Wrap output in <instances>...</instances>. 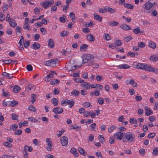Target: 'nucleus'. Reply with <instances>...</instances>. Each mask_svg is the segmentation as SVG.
Segmentation results:
<instances>
[{"instance_id":"473e14b6","label":"nucleus","mask_w":158,"mask_h":158,"mask_svg":"<svg viewBox=\"0 0 158 158\" xmlns=\"http://www.w3.org/2000/svg\"><path fill=\"white\" fill-rule=\"evenodd\" d=\"M34 86L33 85L29 84L28 86L26 87V90L29 92L30 90L33 89Z\"/></svg>"},{"instance_id":"e433bc0d","label":"nucleus","mask_w":158,"mask_h":158,"mask_svg":"<svg viewBox=\"0 0 158 158\" xmlns=\"http://www.w3.org/2000/svg\"><path fill=\"white\" fill-rule=\"evenodd\" d=\"M11 116V118L13 120H17L19 118V116L15 114L12 113Z\"/></svg>"},{"instance_id":"052dcab7","label":"nucleus","mask_w":158,"mask_h":158,"mask_svg":"<svg viewBox=\"0 0 158 158\" xmlns=\"http://www.w3.org/2000/svg\"><path fill=\"white\" fill-rule=\"evenodd\" d=\"M116 126H112L108 129V131L109 133H111L115 128Z\"/></svg>"},{"instance_id":"ea45409f","label":"nucleus","mask_w":158,"mask_h":158,"mask_svg":"<svg viewBox=\"0 0 158 158\" xmlns=\"http://www.w3.org/2000/svg\"><path fill=\"white\" fill-rule=\"evenodd\" d=\"M121 28L123 30H128V26L126 24H123L120 26Z\"/></svg>"},{"instance_id":"4468645a","label":"nucleus","mask_w":158,"mask_h":158,"mask_svg":"<svg viewBox=\"0 0 158 158\" xmlns=\"http://www.w3.org/2000/svg\"><path fill=\"white\" fill-rule=\"evenodd\" d=\"M48 45L49 47L51 48H53L54 47L55 45L52 39L50 38L48 40Z\"/></svg>"},{"instance_id":"79ce46f5","label":"nucleus","mask_w":158,"mask_h":158,"mask_svg":"<svg viewBox=\"0 0 158 158\" xmlns=\"http://www.w3.org/2000/svg\"><path fill=\"white\" fill-rule=\"evenodd\" d=\"M18 104V102L17 101H16L15 100L11 101L10 102V105L11 106L13 107L16 105H17Z\"/></svg>"},{"instance_id":"6ab92c4d","label":"nucleus","mask_w":158,"mask_h":158,"mask_svg":"<svg viewBox=\"0 0 158 158\" xmlns=\"http://www.w3.org/2000/svg\"><path fill=\"white\" fill-rule=\"evenodd\" d=\"M94 19L97 20H98L100 22H101L102 20V18L100 15H98L97 13H94Z\"/></svg>"},{"instance_id":"9b49d317","label":"nucleus","mask_w":158,"mask_h":158,"mask_svg":"<svg viewBox=\"0 0 158 158\" xmlns=\"http://www.w3.org/2000/svg\"><path fill=\"white\" fill-rule=\"evenodd\" d=\"M40 45L39 44L35 42L31 46V48L35 50H37L40 48Z\"/></svg>"},{"instance_id":"5701e85b","label":"nucleus","mask_w":158,"mask_h":158,"mask_svg":"<svg viewBox=\"0 0 158 158\" xmlns=\"http://www.w3.org/2000/svg\"><path fill=\"white\" fill-rule=\"evenodd\" d=\"M129 84L131 85V86L133 88L136 87L137 85V84L135 82V81L133 79H131L129 82Z\"/></svg>"},{"instance_id":"69168bd1","label":"nucleus","mask_w":158,"mask_h":158,"mask_svg":"<svg viewBox=\"0 0 158 158\" xmlns=\"http://www.w3.org/2000/svg\"><path fill=\"white\" fill-rule=\"evenodd\" d=\"M4 145L9 148H11L12 146V144L11 143H9L8 142H4Z\"/></svg>"},{"instance_id":"0eeeda50","label":"nucleus","mask_w":158,"mask_h":158,"mask_svg":"<svg viewBox=\"0 0 158 158\" xmlns=\"http://www.w3.org/2000/svg\"><path fill=\"white\" fill-rule=\"evenodd\" d=\"M144 108L145 110V114L146 116H148L152 114V111L150 110L148 106H145Z\"/></svg>"},{"instance_id":"e2e57ef3","label":"nucleus","mask_w":158,"mask_h":158,"mask_svg":"<svg viewBox=\"0 0 158 158\" xmlns=\"http://www.w3.org/2000/svg\"><path fill=\"white\" fill-rule=\"evenodd\" d=\"M67 99L64 100H62L61 102V104L62 106H65L67 105Z\"/></svg>"},{"instance_id":"bb28decb","label":"nucleus","mask_w":158,"mask_h":158,"mask_svg":"<svg viewBox=\"0 0 158 158\" xmlns=\"http://www.w3.org/2000/svg\"><path fill=\"white\" fill-rule=\"evenodd\" d=\"M81 85L87 89L89 90L90 88L89 83L87 82H84L83 83L81 84Z\"/></svg>"},{"instance_id":"0e129e2a","label":"nucleus","mask_w":158,"mask_h":158,"mask_svg":"<svg viewBox=\"0 0 158 158\" xmlns=\"http://www.w3.org/2000/svg\"><path fill=\"white\" fill-rule=\"evenodd\" d=\"M66 17V16L64 15L62 17H60L59 18L60 21L62 23H64L65 21V18Z\"/></svg>"},{"instance_id":"412c9836","label":"nucleus","mask_w":158,"mask_h":158,"mask_svg":"<svg viewBox=\"0 0 158 158\" xmlns=\"http://www.w3.org/2000/svg\"><path fill=\"white\" fill-rule=\"evenodd\" d=\"M150 60L152 61H156L158 60V56L154 55L150 56L149 58Z\"/></svg>"},{"instance_id":"39448f33","label":"nucleus","mask_w":158,"mask_h":158,"mask_svg":"<svg viewBox=\"0 0 158 158\" xmlns=\"http://www.w3.org/2000/svg\"><path fill=\"white\" fill-rule=\"evenodd\" d=\"M145 64L138 63L136 65H134L135 67H134L137 69L144 70Z\"/></svg>"},{"instance_id":"a18cd8bd","label":"nucleus","mask_w":158,"mask_h":158,"mask_svg":"<svg viewBox=\"0 0 158 158\" xmlns=\"http://www.w3.org/2000/svg\"><path fill=\"white\" fill-rule=\"evenodd\" d=\"M118 24V23L115 21H114L113 22H110L109 23V25L112 27L117 26Z\"/></svg>"},{"instance_id":"c03bdc74","label":"nucleus","mask_w":158,"mask_h":158,"mask_svg":"<svg viewBox=\"0 0 158 158\" xmlns=\"http://www.w3.org/2000/svg\"><path fill=\"white\" fill-rule=\"evenodd\" d=\"M129 122L133 124L135 123L137 124V120L134 118H131L129 120Z\"/></svg>"},{"instance_id":"680f3d73","label":"nucleus","mask_w":158,"mask_h":158,"mask_svg":"<svg viewBox=\"0 0 158 158\" xmlns=\"http://www.w3.org/2000/svg\"><path fill=\"white\" fill-rule=\"evenodd\" d=\"M5 19V16L4 14H0V21H3Z\"/></svg>"},{"instance_id":"dca6fc26","label":"nucleus","mask_w":158,"mask_h":158,"mask_svg":"<svg viewBox=\"0 0 158 158\" xmlns=\"http://www.w3.org/2000/svg\"><path fill=\"white\" fill-rule=\"evenodd\" d=\"M87 38L88 40L90 42H93L95 40L94 36L90 34L87 35Z\"/></svg>"},{"instance_id":"c756f323","label":"nucleus","mask_w":158,"mask_h":158,"mask_svg":"<svg viewBox=\"0 0 158 158\" xmlns=\"http://www.w3.org/2000/svg\"><path fill=\"white\" fill-rule=\"evenodd\" d=\"M119 69H127L128 68V65L127 64H121L117 66Z\"/></svg>"},{"instance_id":"2eb2a0df","label":"nucleus","mask_w":158,"mask_h":158,"mask_svg":"<svg viewBox=\"0 0 158 158\" xmlns=\"http://www.w3.org/2000/svg\"><path fill=\"white\" fill-rule=\"evenodd\" d=\"M2 75L5 78L8 79H11L13 77V76H11L10 74L6 72H3L2 73Z\"/></svg>"},{"instance_id":"3c124183","label":"nucleus","mask_w":158,"mask_h":158,"mask_svg":"<svg viewBox=\"0 0 158 158\" xmlns=\"http://www.w3.org/2000/svg\"><path fill=\"white\" fill-rule=\"evenodd\" d=\"M153 155H156L158 154V148L157 147L155 148H154L152 152Z\"/></svg>"},{"instance_id":"cd10ccee","label":"nucleus","mask_w":158,"mask_h":158,"mask_svg":"<svg viewBox=\"0 0 158 158\" xmlns=\"http://www.w3.org/2000/svg\"><path fill=\"white\" fill-rule=\"evenodd\" d=\"M51 102L54 106H56L58 105V100L57 98H53L52 99Z\"/></svg>"},{"instance_id":"864d4df0","label":"nucleus","mask_w":158,"mask_h":158,"mask_svg":"<svg viewBox=\"0 0 158 158\" xmlns=\"http://www.w3.org/2000/svg\"><path fill=\"white\" fill-rule=\"evenodd\" d=\"M123 142H127L128 141V134L127 133L125 136L123 137Z\"/></svg>"},{"instance_id":"4c0bfd02","label":"nucleus","mask_w":158,"mask_h":158,"mask_svg":"<svg viewBox=\"0 0 158 158\" xmlns=\"http://www.w3.org/2000/svg\"><path fill=\"white\" fill-rule=\"evenodd\" d=\"M2 62L4 63L5 64H9L12 62V60L8 59L7 60H1Z\"/></svg>"},{"instance_id":"393cba45","label":"nucleus","mask_w":158,"mask_h":158,"mask_svg":"<svg viewBox=\"0 0 158 158\" xmlns=\"http://www.w3.org/2000/svg\"><path fill=\"white\" fill-rule=\"evenodd\" d=\"M135 136L132 134H129V142H131L135 140Z\"/></svg>"},{"instance_id":"f8f14e48","label":"nucleus","mask_w":158,"mask_h":158,"mask_svg":"<svg viewBox=\"0 0 158 158\" xmlns=\"http://www.w3.org/2000/svg\"><path fill=\"white\" fill-rule=\"evenodd\" d=\"M114 135L116 136L117 139L121 140L122 139L123 136V134L121 132L119 131L116 133Z\"/></svg>"},{"instance_id":"49530a36","label":"nucleus","mask_w":158,"mask_h":158,"mask_svg":"<svg viewBox=\"0 0 158 158\" xmlns=\"http://www.w3.org/2000/svg\"><path fill=\"white\" fill-rule=\"evenodd\" d=\"M18 128V126L17 124L12 125L10 127V129H12L13 131H15Z\"/></svg>"},{"instance_id":"f704fd0d","label":"nucleus","mask_w":158,"mask_h":158,"mask_svg":"<svg viewBox=\"0 0 158 158\" xmlns=\"http://www.w3.org/2000/svg\"><path fill=\"white\" fill-rule=\"evenodd\" d=\"M85 56L86 57V59L88 60L94 58V56L93 55L91 54H88Z\"/></svg>"},{"instance_id":"7c9ffc66","label":"nucleus","mask_w":158,"mask_h":158,"mask_svg":"<svg viewBox=\"0 0 158 158\" xmlns=\"http://www.w3.org/2000/svg\"><path fill=\"white\" fill-rule=\"evenodd\" d=\"M21 89L20 88L17 86H15L13 88V91L15 93H18Z\"/></svg>"},{"instance_id":"774afa93","label":"nucleus","mask_w":158,"mask_h":158,"mask_svg":"<svg viewBox=\"0 0 158 158\" xmlns=\"http://www.w3.org/2000/svg\"><path fill=\"white\" fill-rule=\"evenodd\" d=\"M96 155L98 157V158H102V156L100 152H97L96 153Z\"/></svg>"},{"instance_id":"8fccbe9b","label":"nucleus","mask_w":158,"mask_h":158,"mask_svg":"<svg viewBox=\"0 0 158 158\" xmlns=\"http://www.w3.org/2000/svg\"><path fill=\"white\" fill-rule=\"evenodd\" d=\"M139 47L143 48L145 46V44L142 42H140L137 45Z\"/></svg>"},{"instance_id":"603ef678","label":"nucleus","mask_w":158,"mask_h":158,"mask_svg":"<svg viewBox=\"0 0 158 158\" xmlns=\"http://www.w3.org/2000/svg\"><path fill=\"white\" fill-rule=\"evenodd\" d=\"M28 120L29 121L34 123L37 122L38 121V120L36 119V118L33 117H31L29 118H28Z\"/></svg>"},{"instance_id":"423d86ee","label":"nucleus","mask_w":158,"mask_h":158,"mask_svg":"<svg viewBox=\"0 0 158 158\" xmlns=\"http://www.w3.org/2000/svg\"><path fill=\"white\" fill-rule=\"evenodd\" d=\"M145 9L146 10H150L152 7L153 6V3L149 2H147L145 4Z\"/></svg>"},{"instance_id":"bf43d9fd","label":"nucleus","mask_w":158,"mask_h":158,"mask_svg":"<svg viewBox=\"0 0 158 158\" xmlns=\"http://www.w3.org/2000/svg\"><path fill=\"white\" fill-rule=\"evenodd\" d=\"M156 134L155 133H151L148 134V137L149 138H153L154 137Z\"/></svg>"},{"instance_id":"b1692460","label":"nucleus","mask_w":158,"mask_h":158,"mask_svg":"<svg viewBox=\"0 0 158 158\" xmlns=\"http://www.w3.org/2000/svg\"><path fill=\"white\" fill-rule=\"evenodd\" d=\"M88 48V45L86 44H83L80 46V50L81 51H85L86 49Z\"/></svg>"},{"instance_id":"37998d69","label":"nucleus","mask_w":158,"mask_h":158,"mask_svg":"<svg viewBox=\"0 0 158 158\" xmlns=\"http://www.w3.org/2000/svg\"><path fill=\"white\" fill-rule=\"evenodd\" d=\"M83 106L88 108L91 107V103L88 102H85L82 104Z\"/></svg>"},{"instance_id":"aec40b11","label":"nucleus","mask_w":158,"mask_h":158,"mask_svg":"<svg viewBox=\"0 0 158 158\" xmlns=\"http://www.w3.org/2000/svg\"><path fill=\"white\" fill-rule=\"evenodd\" d=\"M78 151L82 155L85 156L87 155V152L81 148L79 147L78 148Z\"/></svg>"},{"instance_id":"c9c22d12","label":"nucleus","mask_w":158,"mask_h":158,"mask_svg":"<svg viewBox=\"0 0 158 158\" xmlns=\"http://www.w3.org/2000/svg\"><path fill=\"white\" fill-rule=\"evenodd\" d=\"M28 109L30 111L35 112H36L37 109L32 105H31L28 107Z\"/></svg>"},{"instance_id":"a211bd4d","label":"nucleus","mask_w":158,"mask_h":158,"mask_svg":"<svg viewBox=\"0 0 158 158\" xmlns=\"http://www.w3.org/2000/svg\"><path fill=\"white\" fill-rule=\"evenodd\" d=\"M67 105H69V107L70 108H71L74 106V101L73 99L70 100L67 99Z\"/></svg>"},{"instance_id":"de8ad7c7","label":"nucleus","mask_w":158,"mask_h":158,"mask_svg":"<svg viewBox=\"0 0 158 158\" xmlns=\"http://www.w3.org/2000/svg\"><path fill=\"white\" fill-rule=\"evenodd\" d=\"M96 126V124L95 123H93L92 124H91L90 126V127H91V129H90L92 131H95L96 130L95 129V128Z\"/></svg>"},{"instance_id":"09e8293b","label":"nucleus","mask_w":158,"mask_h":158,"mask_svg":"<svg viewBox=\"0 0 158 158\" xmlns=\"http://www.w3.org/2000/svg\"><path fill=\"white\" fill-rule=\"evenodd\" d=\"M129 55L131 57H134L135 56H137L138 55V54L136 52H129Z\"/></svg>"},{"instance_id":"7ed1b4c3","label":"nucleus","mask_w":158,"mask_h":158,"mask_svg":"<svg viewBox=\"0 0 158 158\" xmlns=\"http://www.w3.org/2000/svg\"><path fill=\"white\" fill-rule=\"evenodd\" d=\"M44 64L47 66H49L52 67H54L56 64V61L52 59H51L49 60L45 61Z\"/></svg>"},{"instance_id":"58836bf2","label":"nucleus","mask_w":158,"mask_h":158,"mask_svg":"<svg viewBox=\"0 0 158 158\" xmlns=\"http://www.w3.org/2000/svg\"><path fill=\"white\" fill-rule=\"evenodd\" d=\"M50 143H47L48 145V147H46V148L47 149V150L48 151H51V148L52 147V141H51L50 142Z\"/></svg>"},{"instance_id":"f257e3e1","label":"nucleus","mask_w":158,"mask_h":158,"mask_svg":"<svg viewBox=\"0 0 158 158\" xmlns=\"http://www.w3.org/2000/svg\"><path fill=\"white\" fill-rule=\"evenodd\" d=\"M54 1L53 0L50 1L45 0L44 2L40 3V5L45 9H46L49 6L52 5L54 3Z\"/></svg>"},{"instance_id":"2f4dec72","label":"nucleus","mask_w":158,"mask_h":158,"mask_svg":"<svg viewBox=\"0 0 158 158\" xmlns=\"http://www.w3.org/2000/svg\"><path fill=\"white\" fill-rule=\"evenodd\" d=\"M60 81L58 79H53L50 82V84L52 85L59 83Z\"/></svg>"},{"instance_id":"a878e982","label":"nucleus","mask_w":158,"mask_h":158,"mask_svg":"<svg viewBox=\"0 0 158 158\" xmlns=\"http://www.w3.org/2000/svg\"><path fill=\"white\" fill-rule=\"evenodd\" d=\"M29 23H24L23 25V28L25 30H28L29 31L31 30V28L28 25Z\"/></svg>"},{"instance_id":"4d7b16f0","label":"nucleus","mask_w":158,"mask_h":158,"mask_svg":"<svg viewBox=\"0 0 158 158\" xmlns=\"http://www.w3.org/2000/svg\"><path fill=\"white\" fill-rule=\"evenodd\" d=\"M22 133V130L20 129H19L16 131L15 133L14 134L15 135H20Z\"/></svg>"},{"instance_id":"6e6552de","label":"nucleus","mask_w":158,"mask_h":158,"mask_svg":"<svg viewBox=\"0 0 158 158\" xmlns=\"http://www.w3.org/2000/svg\"><path fill=\"white\" fill-rule=\"evenodd\" d=\"M88 64L89 66H92L94 68H98L99 66L98 64L94 63V61H89Z\"/></svg>"},{"instance_id":"c85d7f7f","label":"nucleus","mask_w":158,"mask_h":158,"mask_svg":"<svg viewBox=\"0 0 158 158\" xmlns=\"http://www.w3.org/2000/svg\"><path fill=\"white\" fill-rule=\"evenodd\" d=\"M148 46L152 49H155L156 48V44L153 41H150L149 44Z\"/></svg>"},{"instance_id":"13d9d810","label":"nucleus","mask_w":158,"mask_h":158,"mask_svg":"<svg viewBox=\"0 0 158 158\" xmlns=\"http://www.w3.org/2000/svg\"><path fill=\"white\" fill-rule=\"evenodd\" d=\"M24 43V38L23 36H21V39L19 41L18 44L19 45H23V44Z\"/></svg>"},{"instance_id":"f3484780","label":"nucleus","mask_w":158,"mask_h":158,"mask_svg":"<svg viewBox=\"0 0 158 158\" xmlns=\"http://www.w3.org/2000/svg\"><path fill=\"white\" fill-rule=\"evenodd\" d=\"M70 152L71 153L73 154L74 156L76 157L78 156L79 155L78 153L75 148H71Z\"/></svg>"},{"instance_id":"f03ea898","label":"nucleus","mask_w":158,"mask_h":158,"mask_svg":"<svg viewBox=\"0 0 158 158\" xmlns=\"http://www.w3.org/2000/svg\"><path fill=\"white\" fill-rule=\"evenodd\" d=\"M61 143L62 146H67L68 143V139L67 137L62 136L61 139Z\"/></svg>"},{"instance_id":"5fc2aeb1","label":"nucleus","mask_w":158,"mask_h":158,"mask_svg":"<svg viewBox=\"0 0 158 158\" xmlns=\"http://www.w3.org/2000/svg\"><path fill=\"white\" fill-rule=\"evenodd\" d=\"M81 128V127L76 126V125H73V127L72 129L75 130L76 131H79L80 130Z\"/></svg>"},{"instance_id":"6e6d98bb","label":"nucleus","mask_w":158,"mask_h":158,"mask_svg":"<svg viewBox=\"0 0 158 158\" xmlns=\"http://www.w3.org/2000/svg\"><path fill=\"white\" fill-rule=\"evenodd\" d=\"M97 102L100 105H102L104 103V100L102 98H99L97 100Z\"/></svg>"},{"instance_id":"72a5a7b5","label":"nucleus","mask_w":158,"mask_h":158,"mask_svg":"<svg viewBox=\"0 0 158 158\" xmlns=\"http://www.w3.org/2000/svg\"><path fill=\"white\" fill-rule=\"evenodd\" d=\"M69 35V32L66 31H62L60 33V35L62 37H64L65 36H67Z\"/></svg>"},{"instance_id":"ddd939ff","label":"nucleus","mask_w":158,"mask_h":158,"mask_svg":"<svg viewBox=\"0 0 158 158\" xmlns=\"http://www.w3.org/2000/svg\"><path fill=\"white\" fill-rule=\"evenodd\" d=\"M133 31L135 34H139L140 35L143 34L144 31H140L139 27H138L137 28L134 29Z\"/></svg>"},{"instance_id":"1a4fd4ad","label":"nucleus","mask_w":158,"mask_h":158,"mask_svg":"<svg viewBox=\"0 0 158 158\" xmlns=\"http://www.w3.org/2000/svg\"><path fill=\"white\" fill-rule=\"evenodd\" d=\"M8 22L10 26L13 28L15 27L17 25L15 20L12 18H11L10 20Z\"/></svg>"},{"instance_id":"338daca9","label":"nucleus","mask_w":158,"mask_h":158,"mask_svg":"<svg viewBox=\"0 0 158 158\" xmlns=\"http://www.w3.org/2000/svg\"><path fill=\"white\" fill-rule=\"evenodd\" d=\"M116 46V47L117 46H120L122 45V43L121 41L120 40H117L116 42H115V44Z\"/></svg>"},{"instance_id":"9d476101","label":"nucleus","mask_w":158,"mask_h":158,"mask_svg":"<svg viewBox=\"0 0 158 158\" xmlns=\"http://www.w3.org/2000/svg\"><path fill=\"white\" fill-rule=\"evenodd\" d=\"M153 68H154L152 67L149 64H146L144 70L150 72H152Z\"/></svg>"},{"instance_id":"20e7f679","label":"nucleus","mask_w":158,"mask_h":158,"mask_svg":"<svg viewBox=\"0 0 158 158\" xmlns=\"http://www.w3.org/2000/svg\"><path fill=\"white\" fill-rule=\"evenodd\" d=\"M52 111L55 114H60L63 112V109L61 107H58L54 108Z\"/></svg>"},{"instance_id":"a19ab883","label":"nucleus","mask_w":158,"mask_h":158,"mask_svg":"<svg viewBox=\"0 0 158 158\" xmlns=\"http://www.w3.org/2000/svg\"><path fill=\"white\" fill-rule=\"evenodd\" d=\"M98 138L100 142L102 143H103L105 141V139L104 137L102 135H99Z\"/></svg>"},{"instance_id":"4be33fe9","label":"nucleus","mask_w":158,"mask_h":158,"mask_svg":"<svg viewBox=\"0 0 158 158\" xmlns=\"http://www.w3.org/2000/svg\"><path fill=\"white\" fill-rule=\"evenodd\" d=\"M71 95H73L75 96L78 97L79 95L80 92L77 89H74L71 92Z\"/></svg>"}]
</instances>
